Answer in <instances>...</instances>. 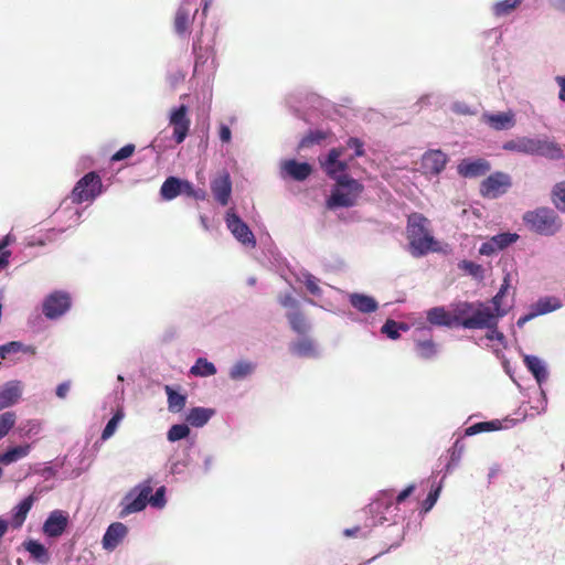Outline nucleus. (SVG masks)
Masks as SVG:
<instances>
[{
    "label": "nucleus",
    "instance_id": "27",
    "mask_svg": "<svg viewBox=\"0 0 565 565\" xmlns=\"http://www.w3.org/2000/svg\"><path fill=\"white\" fill-rule=\"evenodd\" d=\"M465 443L462 441V437H458L454 443L452 447L447 452V462L445 467L438 471L441 473L443 479H445L448 475H450L456 468L459 467L462 455L465 452Z\"/></svg>",
    "mask_w": 565,
    "mask_h": 565
},
{
    "label": "nucleus",
    "instance_id": "57",
    "mask_svg": "<svg viewBox=\"0 0 565 565\" xmlns=\"http://www.w3.org/2000/svg\"><path fill=\"white\" fill-rule=\"evenodd\" d=\"M148 503L152 508L162 509L167 504L166 500V487L161 486L159 487L156 492L152 494H149V501Z\"/></svg>",
    "mask_w": 565,
    "mask_h": 565
},
{
    "label": "nucleus",
    "instance_id": "44",
    "mask_svg": "<svg viewBox=\"0 0 565 565\" xmlns=\"http://www.w3.org/2000/svg\"><path fill=\"white\" fill-rule=\"evenodd\" d=\"M216 366L204 358H199L190 369V374L200 377H209L215 375Z\"/></svg>",
    "mask_w": 565,
    "mask_h": 565
},
{
    "label": "nucleus",
    "instance_id": "49",
    "mask_svg": "<svg viewBox=\"0 0 565 565\" xmlns=\"http://www.w3.org/2000/svg\"><path fill=\"white\" fill-rule=\"evenodd\" d=\"M41 423L36 419H28L22 422L19 427V434L21 437L32 438L41 433Z\"/></svg>",
    "mask_w": 565,
    "mask_h": 565
},
{
    "label": "nucleus",
    "instance_id": "29",
    "mask_svg": "<svg viewBox=\"0 0 565 565\" xmlns=\"http://www.w3.org/2000/svg\"><path fill=\"white\" fill-rule=\"evenodd\" d=\"M257 363L250 360L241 359L228 369V377L233 382H242L254 375Z\"/></svg>",
    "mask_w": 565,
    "mask_h": 565
},
{
    "label": "nucleus",
    "instance_id": "41",
    "mask_svg": "<svg viewBox=\"0 0 565 565\" xmlns=\"http://www.w3.org/2000/svg\"><path fill=\"white\" fill-rule=\"evenodd\" d=\"M164 391L168 397V409L171 413H180L185 407L186 396L169 385H166Z\"/></svg>",
    "mask_w": 565,
    "mask_h": 565
},
{
    "label": "nucleus",
    "instance_id": "58",
    "mask_svg": "<svg viewBox=\"0 0 565 565\" xmlns=\"http://www.w3.org/2000/svg\"><path fill=\"white\" fill-rule=\"evenodd\" d=\"M182 194L200 201H203L206 198V192L203 189L194 188V185L188 180H184Z\"/></svg>",
    "mask_w": 565,
    "mask_h": 565
},
{
    "label": "nucleus",
    "instance_id": "16",
    "mask_svg": "<svg viewBox=\"0 0 565 565\" xmlns=\"http://www.w3.org/2000/svg\"><path fill=\"white\" fill-rule=\"evenodd\" d=\"M497 316L492 311L491 306L483 302H475V310L472 317L465 321V329H483L486 327H493L498 324Z\"/></svg>",
    "mask_w": 565,
    "mask_h": 565
},
{
    "label": "nucleus",
    "instance_id": "1",
    "mask_svg": "<svg viewBox=\"0 0 565 565\" xmlns=\"http://www.w3.org/2000/svg\"><path fill=\"white\" fill-rule=\"evenodd\" d=\"M342 154L343 148H332L326 157L319 159L323 171L335 181L331 194L327 199L329 210L356 205L364 191V185L347 173L348 162L340 160Z\"/></svg>",
    "mask_w": 565,
    "mask_h": 565
},
{
    "label": "nucleus",
    "instance_id": "2",
    "mask_svg": "<svg viewBox=\"0 0 565 565\" xmlns=\"http://www.w3.org/2000/svg\"><path fill=\"white\" fill-rule=\"evenodd\" d=\"M502 148L507 151L527 156H540L550 160H559L563 158L562 148L547 137H519L505 141Z\"/></svg>",
    "mask_w": 565,
    "mask_h": 565
},
{
    "label": "nucleus",
    "instance_id": "18",
    "mask_svg": "<svg viewBox=\"0 0 565 565\" xmlns=\"http://www.w3.org/2000/svg\"><path fill=\"white\" fill-rule=\"evenodd\" d=\"M519 239L516 233H500L493 235L479 247V254L483 256H492L500 250L509 247Z\"/></svg>",
    "mask_w": 565,
    "mask_h": 565
},
{
    "label": "nucleus",
    "instance_id": "46",
    "mask_svg": "<svg viewBox=\"0 0 565 565\" xmlns=\"http://www.w3.org/2000/svg\"><path fill=\"white\" fill-rule=\"evenodd\" d=\"M125 417V412L122 407H118L114 413L113 417L108 420L105 428L102 431V440H108L116 433L119 424Z\"/></svg>",
    "mask_w": 565,
    "mask_h": 565
},
{
    "label": "nucleus",
    "instance_id": "60",
    "mask_svg": "<svg viewBox=\"0 0 565 565\" xmlns=\"http://www.w3.org/2000/svg\"><path fill=\"white\" fill-rule=\"evenodd\" d=\"M135 149H136L135 145L128 143V145L124 146L122 148H120L118 151H116L111 156L110 161L117 162V161L125 160L132 156V153L135 152Z\"/></svg>",
    "mask_w": 565,
    "mask_h": 565
},
{
    "label": "nucleus",
    "instance_id": "5",
    "mask_svg": "<svg viewBox=\"0 0 565 565\" xmlns=\"http://www.w3.org/2000/svg\"><path fill=\"white\" fill-rule=\"evenodd\" d=\"M152 480L146 479L131 488L120 500L118 518L126 519L147 508L149 494L152 492Z\"/></svg>",
    "mask_w": 565,
    "mask_h": 565
},
{
    "label": "nucleus",
    "instance_id": "56",
    "mask_svg": "<svg viewBox=\"0 0 565 565\" xmlns=\"http://www.w3.org/2000/svg\"><path fill=\"white\" fill-rule=\"evenodd\" d=\"M553 202L561 212L565 213V182H559L553 188Z\"/></svg>",
    "mask_w": 565,
    "mask_h": 565
},
{
    "label": "nucleus",
    "instance_id": "9",
    "mask_svg": "<svg viewBox=\"0 0 565 565\" xmlns=\"http://www.w3.org/2000/svg\"><path fill=\"white\" fill-rule=\"evenodd\" d=\"M414 352L420 360L431 361L440 353V345L433 340V329L425 322H417L413 331Z\"/></svg>",
    "mask_w": 565,
    "mask_h": 565
},
{
    "label": "nucleus",
    "instance_id": "53",
    "mask_svg": "<svg viewBox=\"0 0 565 565\" xmlns=\"http://www.w3.org/2000/svg\"><path fill=\"white\" fill-rule=\"evenodd\" d=\"M484 329H487V334L483 338H480L477 341V344L488 347L492 341H498L499 343L503 342L504 335L498 330V324H494L493 327H486Z\"/></svg>",
    "mask_w": 565,
    "mask_h": 565
},
{
    "label": "nucleus",
    "instance_id": "54",
    "mask_svg": "<svg viewBox=\"0 0 565 565\" xmlns=\"http://www.w3.org/2000/svg\"><path fill=\"white\" fill-rule=\"evenodd\" d=\"M13 242H15V236L10 233L0 239V269L4 268L9 264L11 253L9 250H4V248Z\"/></svg>",
    "mask_w": 565,
    "mask_h": 565
},
{
    "label": "nucleus",
    "instance_id": "48",
    "mask_svg": "<svg viewBox=\"0 0 565 565\" xmlns=\"http://www.w3.org/2000/svg\"><path fill=\"white\" fill-rule=\"evenodd\" d=\"M186 76V70L179 65H170L167 73V82L172 89H175Z\"/></svg>",
    "mask_w": 565,
    "mask_h": 565
},
{
    "label": "nucleus",
    "instance_id": "32",
    "mask_svg": "<svg viewBox=\"0 0 565 565\" xmlns=\"http://www.w3.org/2000/svg\"><path fill=\"white\" fill-rule=\"evenodd\" d=\"M350 305L361 313H372L377 310L379 303L375 298L360 292L349 296Z\"/></svg>",
    "mask_w": 565,
    "mask_h": 565
},
{
    "label": "nucleus",
    "instance_id": "38",
    "mask_svg": "<svg viewBox=\"0 0 565 565\" xmlns=\"http://www.w3.org/2000/svg\"><path fill=\"white\" fill-rule=\"evenodd\" d=\"M24 547L31 557L39 564L45 565L50 562V553L47 548L39 541L30 540L24 543Z\"/></svg>",
    "mask_w": 565,
    "mask_h": 565
},
{
    "label": "nucleus",
    "instance_id": "47",
    "mask_svg": "<svg viewBox=\"0 0 565 565\" xmlns=\"http://www.w3.org/2000/svg\"><path fill=\"white\" fill-rule=\"evenodd\" d=\"M297 280L305 284L307 290L313 296H321L322 290L319 287V279L307 270H300Z\"/></svg>",
    "mask_w": 565,
    "mask_h": 565
},
{
    "label": "nucleus",
    "instance_id": "22",
    "mask_svg": "<svg viewBox=\"0 0 565 565\" xmlns=\"http://www.w3.org/2000/svg\"><path fill=\"white\" fill-rule=\"evenodd\" d=\"M311 172L312 168L307 162H298L295 159H288L280 163V174L282 178L289 177L296 181H303Z\"/></svg>",
    "mask_w": 565,
    "mask_h": 565
},
{
    "label": "nucleus",
    "instance_id": "17",
    "mask_svg": "<svg viewBox=\"0 0 565 565\" xmlns=\"http://www.w3.org/2000/svg\"><path fill=\"white\" fill-rule=\"evenodd\" d=\"M195 12L196 9L193 8L191 2H184L178 8L174 17L173 26L174 32L180 38H186L190 35L191 25L193 23Z\"/></svg>",
    "mask_w": 565,
    "mask_h": 565
},
{
    "label": "nucleus",
    "instance_id": "34",
    "mask_svg": "<svg viewBox=\"0 0 565 565\" xmlns=\"http://www.w3.org/2000/svg\"><path fill=\"white\" fill-rule=\"evenodd\" d=\"M562 307V301L557 297L547 296L540 298L531 306L535 317L553 312Z\"/></svg>",
    "mask_w": 565,
    "mask_h": 565
},
{
    "label": "nucleus",
    "instance_id": "51",
    "mask_svg": "<svg viewBox=\"0 0 565 565\" xmlns=\"http://www.w3.org/2000/svg\"><path fill=\"white\" fill-rule=\"evenodd\" d=\"M15 422L17 415L14 412H4L0 414V440L14 427Z\"/></svg>",
    "mask_w": 565,
    "mask_h": 565
},
{
    "label": "nucleus",
    "instance_id": "10",
    "mask_svg": "<svg viewBox=\"0 0 565 565\" xmlns=\"http://www.w3.org/2000/svg\"><path fill=\"white\" fill-rule=\"evenodd\" d=\"M524 364L526 369L531 372V374L534 376L539 386H542V384L546 382L548 377V370L545 361L536 355L525 354ZM540 396L541 397L539 401V405L533 406L537 414L545 411L547 404L546 395L542 387H540Z\"/></svg>",
    "mask_w": 565,
    "mask_h": 565
},
{
    "label": "nucleus",
    "instance_id": "55",
    "mask_svg": "<svg viewBox=\"0 0 565 565\" xmlns=\"http://www.w3.org/2000/svg\"><path fill=\"white\" fill-rule=\"evenodd\" d=\"M189 465L188 458H175L170 457L167 462V469L170 475H181L185 471L186 467Z\"/></svg>",
    "mask_w": 565,
    "mask_h": 565
},
{
    "label": "nucleus",
    "instance_id": "11",
    "mask_svg": "<svg viewBox=\"0 0 565 565\" xmlns=\"http://www.w3.org/2000/svg\"><path fill=\"white\" fill-rule=\"evenodd\" d=\"M169 125L173 128L172 139L177 145L182 143L190 131L191 119L189 117V107L181 104L171 108L169 113Z\"/></svg>",
    "mask_w": 565,
    "mask_h": 565
},
{
    "label": "nucleus",
    "instance_id": "3",
    "mask_svg": "<svg viewBox=\"0 0 565 565\" xmlns=\"http://www.w3.org/2000/svg\"><path fill=\"white\" fill-rule=\"evenodd\" d=\"M429 221L423 214L413 213L407 220L408 249L412 256L418 258L434 249L436 241L430 234Z\"/></svg>",
    "mask_w": 565,
    "mask_h": 565
},
{
    "label": "nucleus",
    "instance_id": "42",
    "mask_svg": "<svg viewBox=\"0 0 565 565\" xmlns=\"http://www.w3.org/2000/svg\"><path fill=\"white\" fill-rule=\"evenodd\" d=\"M443 486H444L443 477L440 478L439 481H436L435 479L431 481L430 490H429L426 499L422 503V511H420L422 513H427L434 508V505L436 504V502L440 495Z\"/></svg>",
    "mask_w": 565,
    "mask_h": 565
},
{
    "label": "nucleus",
    "instance_id": "4",
    "mask_svg": "<svg viewBox=\"0 0 565 565\" xmlns=\"http://www.w3.org/2000/svg\"><path fill=\"white\" fill-rule=\"evenodd\" d=\"M399 508L394 503L393 490H382L376 493L375 498L370 502L366 508L370 524L373 526L383 525H397L403 516L398 513Z\"/></svg>",
    "mask_w": 565,
    "mask_h": 565
},
{
    "label": "nucleus",
    "instance_id": "23",
    "mask_svg": "<svg viewBox=\"0 0 565 565\" xmlns=\"http://www.w3.org/2000/svg\"><path fill=\"white\" fill-rule=\"evenodd\" d=\"M211 191L218 204H228L232 194V181L227 172H223L211 181Z\"/></svg>",
    "mask_w": 565,
    "mask_h": 565
},
{
    "label": "nucleus",
    "instance_id": "43",
    "mask_svg": "<svg viewBox=\"0 0 565 565\" xmlns=\"http://www.w3.org/2000/svg\"><path fill=\"white\" fill-rule=\"evenodd\" d=\"M291 329L300 334L306 335L310 331V323L298 310L288 312L287 315Z\"/></svg>",
    "mask_w": 565,
    "mask_h": 565
},
{
    "label": "nucleus",
    "instance_id": "30",
    "mask_svg": "<svg viewBox=\"0 0 565 565\" xmlns=\"http://www.w3.org/2000/svg\"><path fill=\"white\" fill-rule=\"evenodd\" d=\"M504 423H507V424L503 425V423L499 419L476 423V424L467 427L463 430V434L461 435V437L462 438L470 437V436H475V435L481 434V433L495 431V430H500L502 428H509L514 425V419L507 418V419H504Z\"/></svg>",
    "mask_w": 565,
    "mask_h": 565
},
{
    "label": "nucleus",
    "instance_id": "61",
    "mask_svg": "<svg viewBox=\"0 0 565 565\" xmlns=\"http://www.w3.org/2000/svg\"><path fill=\"white\" fill-rule=\"evenodd\" d=\"M326 136H327L326 132H323L321 130L312 131L308 136H306L305 138L301 139L300 147L303 148V147H308L313 143H319L320 141L326 139Z\"/></svg>",
    "mask_w": 565,
    "mask_h": 565
},
{
    "label": "nucleus",
    "instance_id": "62",
    "mask_svg": "<svg viewBox=\"0 0 565 565\" xmlns=\"http://www.w3.org/2000/svg\"><path fill=\"white\" fill-rule=\"evenodd\" d=\"M504 296L501 295L499 291L497 295L491 299V308L494 312V316H497V320L499 321L500 318L504 317L508 313V310L505 308H502L501 301Z\"/></svg>",
    "mask_w": 565,
    "mask_h": 565
},
{
    "label": "nucleus",
    "instance_id": "24",
    "mask_svg": "<svg viewBox=\"0 0 565 565\" xmlns=\"http://www.w3.org/2000/svg\"><path fill=\"white\" fill-rule=\"evenodd\" d=\"M482 120L494 130H509L516 124L515 114L512 110L503 113H484Z\"/></svg>",
    "mask_w": 565,
    "mask_h": 565
},
{
    "label": "nucleus",
    "instance_id": "13",
    "mask_svg": "<svg viewBox=\"0 0 565 565\" xmlns=\"http://www.w3.org/2000/svg\"><path fill=\"white\" fill-rule=\"evenodd\" d=\"M225 223L228 231L242 245L252 248L256 246V239L249 226L234 212L233 209H230L226 212Z\"/></svg>",
    "mask_w": 565,
    "mask_h": 565
},
{
    "label": "nucleus",
    "instance_id": "12",
    "mask_svg": "<svg viewBox=\"0 0 565 565\" xmlns=\"http://www.w3.org/2000/svg\"><path fill=\"white\" fill-rule=\"evenodd\" d=\"M84 209L70 196L65 198L58 209L55 211V218L60 222V232L74 227L79 224Z\"/></svg>",
    "mask_w": 565,
    "mask_h": 565
},
{
    "label": "nucleus",
    "instance_id": "14",
    "mask_svg": "<svg viewBox=\"0 0 565 565\" xmlns=\"http://www.w3.org/2000/svg\"><path fill=\"white\" fill-rule=\"evenodd\" d=\"M511 178L503 172H494L481 182L480 193L483 198L497 199L511 186Z\"/></svg>",
    "mask_w": 565,
    "mask_h": 565
},
{
    "label": "nucleus",
    "instance_id": "59",
    "mask_svg": "<svg viewBox=\"0 0 565 565\" xmlns=\"http://www.w3.org/2000/svg\"><path fill=\"white\" fill-rule=\"evenodd\" d=\"M381 331L391 340H397L401 337L398 332V322L392 319L385 321Z\"/></svg>",
    "mask_w": 565,
    "mask_h": 565
},
{
    "label": "nucleus",
    "instance_id": "64",
    "mask_svg": "<svg viewBox=\"0 0 565 565\" xmlns=\"http://www.w3.org/2000/svg\"><path fill=\"white\" fill-rule=\"evenodd\" d=\"M555 82L559 86L558 99L565 103V75H558L555 77Z\"/></svg>",
    "mask_w": 565,
    "mask_h": 565
},
{
    "label": "nucleus",
    "instance_id": "40",
    "mask_svg": "<svg viewBox=\"0 0 565 565\" xmlns=\"http://www.w3.org/2000/svg\"><path fill=\"white\" fill-rule=\"evenodd\" d=\"M34 503V497L28 495L12 510V518L15 526H21L26 519L29 511Z\"/></svg>",
    "mask_w": 565,
    "mask_h": 565
},
{
    "label": "nucleus",
    "instance_id": "15",
    "mask_svg": "<svg viewBox=\"0 0 565 565\" xmlns=\"http://www.w3.org/2000/svg\"><path fill=\"white\" fill-rule=\"evenodd\" d=\"M448 162V156L439 149L424 152L420 160V171L427 177L439 175Z\"/></svg>",
    "mask_w": 565,
    "mask_h": 565
},
{
    "label": "nucleus",
    "instance_id": "26",
    "mask_svg": "<svg viewBox=\"0 0 565 565\" xmlns=\"http://www.w3.org/2000/svg\"><path fill=\"white\" fill-rule=\"evenodd\" d=\"M490 169V163L484 159H465L458 164V173L463 178L481 177Z\"/></svg>",
    "mask_w": 565,
    "mask_h": 565
},
{
    "label": "nucleus",
    "instance_id": "19",
    "mask_svg": "<svg viewBox=\"0 0 565 565\" xmlns=\"http://www.w3.org/2000/svg\"><path fill=\"white\" fill-rule=\"evenodd\" d=\"M24 384L20 380H10L0 386V411L9 408L22 397Z\"/></svg>",
    "mask_w": 565,
    "mask_h": 565
},
{
    "label": "nucleus",
    "instance_id": "31",
    "mask_svg": "<svg viewBox=\"0 0 565 565\" xmlns=\"http://www.w3.org/2000/svg\"><path fill=\"white\" fill-rule=\"evenodd\" d=\"M216 414L214 408L196 406L189 409L185 420L189 426L201 428Z\"/></svg>",
    "mask_w": 565,
    "mask_h": 565
},
{
    "label": "nucleus",
    "instance_id": "7",
    "mask_svg": "<svg viewBox=\"0 0 565 565\" xmlns=\"http://www.w3.org/2000/svg\"><path fill=\"white\" fill-rule=\"evenodd\" d=\"M523 221L530 230L545 236L556 234L562 227L559 217L554 210L548 207L526 212L523 216Z\"/></svg>",
    "mask_w": 565,
    "mask_h": 565
},
{
    "label": "nucleus",
    "instance_id": "28",
    "mask_svg": "<svg viewBox=\"0 0 565 565\" xmlns=\"http://www.w3.org/2000/svg\"><path fill=\"white\" fill-rule=\"evenodd\" d=\"M424 322L429 327L436 326L451 328L455 326V318L452 310L448 311L445 307L438 306L426 311V321Z\"/></svg>",
    "mask_w": 565,
    "mask_h": 565
},
{
    "label": "nucleus",
    "instance_id": "25",
    "mask_svg": "<svg viewBox=\"0 0 565 565\" xmlns=\"http://www.w3.org/2000/svg\"><path fill=\"white\" fill-rule=\"evenodd\" d=\"M291 354L299 358L317 359L320 356V350L317 343L308 337H301L289 344Z\"/></svg>",
    "mask_w": 565,
    "mask_h": 565
},
{
    "label": "nucleus",
    "instance_id": "63",
    "mask_svg": "<svg viewBox=\"0 0 565 565\" xmlns=\"http://www.w3.org/2000/svg\"><path fill=\"white\" fill-rule=\"evenodd\" d=\"M415 489L414 484H409L403 491H401L396 497H394V503L399 508V505L413 493Z\"/></svg>",
    "mask_w": 565,
    "mask_h": 565
},
{
    "label": "nucleus",
    "instance_id": "52",
    "mask_svg": "<svg viewBox=\"0 0 565 565\" xmlns=\"http://www.w3.org/2000/svg\"><path fill=\"white\" fill-rule=\"evenodd\" d=\"M458 268L476 279H482L484 275L483 267L471 260H461L458 264Z\"/></svg>",
    "mask_w": 565,
    "mask_h": 565
},
{
    "label": "nucleus",
    "instance_id": "33",
    "mask_svg": "<svg viewBox=\"0 0 565 565\" xmlns=\"http://www.w3.org/2000/svg\"><path fill=\"white\" fill-rule=\"evenodd\" d=\"M184 180L177 177H168L161 185L160 194L163 200L171 201L182 194Z\"/></svg>",
    "mask_w": 565,
    "mask_h": 565
},
{
    "label": "nucleus",
    "instance_id": "36",
    "mask_svg": "<svg viewBox=\"0 0 565 565\" xmlns=\"http://www.w3.org/2000/svg\"><path fill=\"white\" fill-rule=\"evenodd\" d=\"M455 326L465 328V321L471 319L475 310V302L458 301L451 305Z\"/></svg>",
    "mask_w": 565,
    "mask_h": 565
},
{
    "label": "nucleus",
    "instance_id": "8",
    "mask_svg": "<svg viewBox=\"0 0 565 565\" xmlns=\"http://www.w3.org/2000/svg\"><path fill=\"white\" fill-rule=\"evenodd\" d=\"M104 191L100 175L90 171L83 175L74 185L68 195L73 201L78 203L92 204Z\"/></svg>",
    "mask_w": 565,
    "mask_h": 565
},
{
    "label": "nucleus",
    "instance_id": "39",
    "mask_svg": "<svg viewBox=\"0 0 565 565\" xmlns=\"http://www.w3.org/2000/svg\"><path fill=\"white\" fill-rule=\"evenodd\" d=\"M31 451V445H19L9 448L7 451L0 455V463L10 465L24 457Z\"/></svg>",
    "mask_w": 565,
    "mask_h": 565
},
{
    "label": "nucleus",
    "instance_id": "50",
    "mask_svg": "<svg viewBox=\"0 0 565 565\" xmlns=\"http://www.w3.org/2000/svg\"><path fill=\"white\" fill-rule=\"evenodd\" d=\"M190 433L191 430L188 424H174L169 428L167 438L170 443H175L186 438Z\"/></svg>",
    "mask_w": 565,
    "mask_h": 565
},
{
    "label": "nucleus",
    "instance_id": "35",
    "mask_svg": "<svg viewBox=\"0 0 565 565\" xmlns=\"http://www.w3.org/2000/svg\"><path fill=\"white\" fill-rule=\"evenodd\" d=\"M17 353L35 354V348L33 345L24 344L21 341H10L4 344H0V359L6 360L10 355Z\"/></svg>",
    "mask_w": 565,
    "mask_h": 565
},
{
    "label": "nucleus",
    "instance_id": "45",
    "mask_svg": "<svg viewBox=\"0 0 565 565\" xmlns=\"http://www.w3.org/2000/svg\"><path fill=\"white\" fill-rule=\"evenodd\" d=\"M523 0H500L492 6V13L497 18L510 15Z\"/></svg>",
    "mask_w": 565,
    "mask_h": 565
},
{
    "label": "nucleus",
    "instance_id": "37",
    "mask_svg": "<svg viewBox=\"0 0 565 565\" xmlns=\"http://www.w3.org/2000/svg\"><path fill=\"white\" fill-rule=\"evenodd\" d=\"M343 148V154L340 160H345L348 163L355 157H362L364 154V142L355 137H351L347 140Z\"/></svg>",
    "mask_w": 565,
    "mask_h": 565
},
{
    "label": "nucleus",
    "instance_id": "21",
    "mask_svg": "<svg viewBox=\"0 0 565 565\" xmlns=\"http://www.w3.org/2000/svg\"><path fill=\"white\" fill-rule=\"evenodd\" d=\"M68 525V514L62 510L52 511L43 523V533L47 537L61 536Z\"/></svg>",
    "mask_w": 565,
    "mask_h": 565
},
{
    "label": "nucleus",
    "instance_id": "20",
    "mask_svg": "<svg viewBox=\"0 0 565 565\" xmlns=\"http://www.w3.org/2000/svg\"><path fill=\"white\" fill-rule=\"evenodd\" d=\"M128 526L121 522H113L106 529L103 539L102 546L106 552H114L128 535Z\"/></svg>",
    "mask_w": 565,
    "mask_h": 565
},
{
    "label": "nucleus",
    "instance_id": "6",
    "mask_svg": "<svg viewBox=\"0 0 565 565\" xmlns=\"http://www.w3.org/2000/svg\"><path fill=\"white\" fill-rule=\"evenodd\" d=\"M72 307V294L65 289H54L43 297L40 310L49 321H58L71 311Z\"/></svg>",
    "mask_w": 565,
    "mask_h": 565
}]
</instances>
